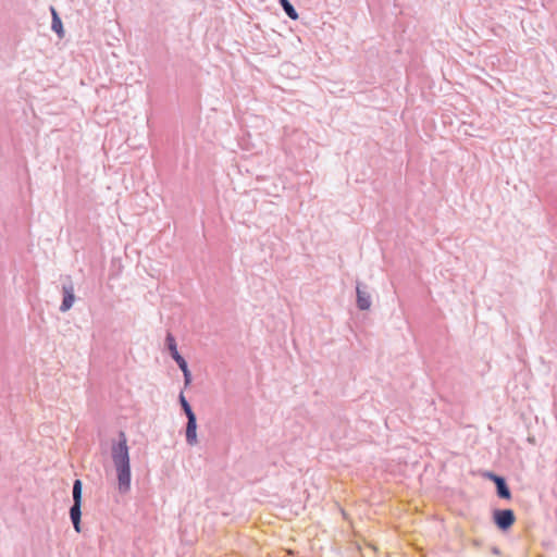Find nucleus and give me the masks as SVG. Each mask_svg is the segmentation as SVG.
Here are the masks:
<instances>
[{
    "label": "nucleus",
    "mask_w": 557,
    "mask_h": 557,
    "mask_svg": "<svg viewBox=\"0 0 557 557\" xmlns=\"http://www.w3.org/2000/svg\"><path fill=\"white\" fill-rule=\"evenodd\" d=\"M111 458L116 471L119 492L125 494L131 490V463L127 438L124 432H120L119 441L112 444Z\"/></svg>",
    "instance_id": "1"
},
{
    "label": "nucleus",
    "mask_w": 557,
    "mask_h": 557,
    "mask_svg": "<svg viewBox=\"0 0 557 557\" xmlns=\"http://www.w3.org/2000/svg\"><path fill=\"white\" fill-rule=\"evenodd\" d=\"M494 522L500 530L509 529L516 520L511 509H496L493 513Z\"/></svg>",
    "instance_id": "2"
},
{
    "label": "nucleus",
    "mask_w": 557,
    "mask_h": 557,
    "mask_svg": "<svg viewBox=\"0 0 557 557\" xmlns=\"http://www.w3.org/2000/svg\"><path fill=\"white\" fill-rule=\"evenodd\" d=\"M356 294L357 307L360 310H368L371 307V296L368 293L367 287L358 282L356 286Z\"/></svg>",
    "instance_id": "3"
},
{
    "label": "nucleus",
    "mask_w": 557,
    "mask_h": 557,
    "mask_svg": "<svg viewBox=\"0 0 557 557\" xmlns=\"http://www.w3.org/2000/svg\"><path fill=\"white\" fill-rule=\"evenodd\" d=\"M62 293H63V300L60 306V310L62 312H66L70 310L75 301V295H74V286L70 282L69 284H63L62 286Z\"/></svg>",
    "instance_id": "4"
},
{
    "label": "nucleus",
    "mask_w": 557,
    "mask_h": 557,
    "mask_svg": "<svg viewBox=\"0 0 557 557\" xmlns=\"http://www.w3.org/2000/svg\"><path fill=\"white\" fill-rule=\"evenodd\" d=\"M186 442L190 446H195L198 444L197 438V418L189 417L187 418V424H186Z\"/></svg>",
    "instance_id": "5"
},
{
    "label": "nucleus",
    "mask_w": 557,
    "mask_h": 557,
    "mask_svg": "<svg viewBox=\"0 0 557 557\" xmlns=\"http://www.w3.org/2000/svg\"><path fill=\"white\" fill-rule=\"evenodd\" d=\"M493 480L496 485V491H497L498 497L504 498V499H509L511 494H510V490H509L505 479L502 476L494 475Z\"/></svg>",
    "instance_id": "6"
},
{
    "label": "nucleus",
    "mask_w": 557,
    "mask_h": 557,
    "mask_svg": "<svg viewBox=\"0 0 557 557\" xmlns=\"http://www.w3.org/2000/svg\"><path fill=\"white\" fill-rule=\"evenodd\" d=\"M81 506H82V504L73 503L72 507L70 508V518H71L74 529L77 532L81 531V516H82Z\"/></svg>",
    "instance_id": "7"
},
{
    "label": "nucleus",
    "mask_w": 557,
    "mask_h": 557,
    "mask_svg": "<svg viewBox=\"0 0 557 557\" xmlns=\"http://www.w3.org/2000/svg\"><path fill=\"white\" fill-rule=\"evenodd\" d=\"M51 14H52V23H51V29L58 34L60 38H63L64 32H63V25L62 21L59 17L57 11L54 8L51 7Z\"/></svg>",
    "instance_id": "8"
},
{
    "label": "nucleus",
    "mask_w": 557,
    "mask_h": 557,
    "mask_svg": "<svg viewBox=\"0 0 557 557\" xmlns=\"http://www.w3.org/2000/svg\"><path fill=\"white\" fill-rule=\"evenodd\" d=\"M165 345L172 358L180 356L176 347V341L171 333H168L165 337Z\"/></svg>",
    "instance_id": "9"
},
{
    "label": "nucleus",
    "mask_w": 557,
    "mask_h": 557,
    "mask_svg": "<svg viewBox=\"0 0 557 557\" xmlns=\"http://www.w3.org/2000/svg\"><path fill=\"white\" fill-rule=\"evenodd\" d=\"M280 4L288 17H290L292 20L298 18V14L295 8L288 0H280Z\"/></svg>",
    "instance_id": "10"
},
{
    "label": "nucleus",
    "mask_w": 557,
    "mask_h": 557,
    "mask_svg": "<svg viewBox=\"0 0 557 557\" xmlns=\"http://www.w3.org/2000/svg\"><path fill=\"white\" fill-rule=\"evenodd\" d=\"M72 495H73V503L82 504V481L81 480L74 481Z\"/></svg>",
    "instance_id": "11"
},
{
    "label": "nucleus",
    "mask_w": 557,
    "mask_h": 557,
    "mask_svg": "<svg viewBox=\"0 0 557 557\" xmlns=\"http://www.w3.org/2000/svg\"><path fill=\"white\" fill-rule=\"evenodd\" d=\"M180 404H181V407L183 409V411L185 412L186 414V418H189V417H195L196 414L194 413L190 405L188 404V401L186 400L185 396L183 393L180 394Z\"/></svg>",
    "instance_id": "12"
},
{
    "label": "nucleus",
    "mask_w": 557,
    "mask_h": 557,
    "mask_svg": "<svg viewBox=\"0 0 557 557\" xmlns=\"http://www.w3.org/2000/svg\"><path fill=\"white\" fill-rule=\"evenodd\" d=\"M173 359L182 371L188 369L186 360L181 355L178 357H174Z\"/></svg>",
    "instance_id": "13"
},
{
    "label": "nucleus",
    "mask_w": 557,
    "mask_h": 557,
    "mask_svg": "<svg viewBox=\"0 0 557 557\" xmlns=\"http://www.w3.org/2000/svg\"><path fill=\"white\" fill-rule=\"evenodd\" d=\"M182 372L184 374L185 386H188L190 384V382H191V373H190L189 369L184 370Z\"/></svg>",
    "instance_id": "14"
}]
</instances>
